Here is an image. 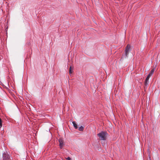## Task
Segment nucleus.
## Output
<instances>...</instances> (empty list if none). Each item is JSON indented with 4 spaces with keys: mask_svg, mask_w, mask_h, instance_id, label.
<instances>
[{
    "mask_svg": "<svg viewBox=\"0 0 160 160\" xmlns=\"http://www.w3.org/2000/svg\"><path fill=\"white\" fill-rule=\"evenodd\" d=\"M154 71V69H153L151 70L150 72L148 75L147 78H149L150 76L152 75V74L153 73Z\"/></svg>",
    "mask_w": 160,
    "mask_h": 160,
    "instance_id": "nucleus-5",
    "label": "nucleus"
},
{
    "mask_svg": "<svg viewBox=\"0 0 160 160\" xmlns=\"http://www.w3.org/2000/svg\"><path fill=\"white\" fill-rule=\"evenodd\" d=\"M59 146L60 148H62L63 146V141L62 138H60L59 139Z\"/></svg>",
    "mask_w": 160,
    "mask_h": 160,
    "instance_id": "nucleus-4",
    "label": "nucleus"
},
{
    "mask_svg": "<svg viewBox=\"0 0 160 160\" xmlns=\"http://www.w3.org/2000/svg\"><path fill=\"white\" fill-rule=\"evenodd\" d=\"M67 160H71V158L69 157H68L67 158H66Z\"/></svg>",
    "mask_w": 160,
    "mask_h": 160,
    "instance_id": "nucleus-11",
    "label": "nucleus"
},
{
    "mask_svg": "<svg viewBox=\"0 0 160 160\" xmlns=\"http://www.w3.org/2000/svg\"><path fill=\"white\" fill-rule=\"evenodd\" d=\"M131 46L129 44H128L126 47L125 52V53L123 56L125 58H126L128 56L129 51H130Z\"/></svg>",
    "mask_w": 160,
    "mask_h": 160,
    "instance_id": "nucleus-2",
    "label": "nucleus"
},
{
    "mask_svg": "<svg viewBox=\"0 0 160 160\" xmlns=\"http://www.w3.org/2000/svg\"><path fill=\"white\" fill-rule=\"evenodd\" d=\"M2 120L1 119V118H0V128H1L2 127Z\"/></svg>",
    "mask_w": 160,
    "mask_h": 160,
    "instance_id": "nucleus-10",
    "label": "nucleus"
},
{
    "mask_svg": "<svg viewBox=\"0 0 160 160\" xmlns=\"http://www.w3.org/2000/svg\"><path fill=\"white\" fill-rule=\"evenodd\" d=\"M149 78H146V80H145V86H147L148 83V82H149Z\"/></svg>",
    "mask_w": 160,
    "mask_h": 160,
    "instance_id": "nucleus-6",
    "label": "nucleus"
},
{
    "mask_svg": "<svg viewBox=\"0 0 160 160\" xmlns=\"http://www.w3.org/2000/svg\"><path fill=\"white\" fill-rule=\"evenodd\" d=\"M2 157L3 160H11L9 155L7 152L3 153Z\"/></svg>",
    "mask_w": 160,
    "mask_h": 160,
    "instance_id": "nucleus-3",
    "label": "nucleus"
},
{
    "mask_svg": "<svg viewBox=\"0 0 160 160\" xmlns=\"http://www.w3.org/2000/svg\"><path fill=\"white\" fill-rule=\"evenodd\" d=\"M99 138L101 140H106L108 136V134L106 132H102L98 134Z\"/></svg>",
    "mask_w": 160,
    "mask_h": 160,
    "instance_id": "nucleus-1",
    "label": "nucleus"
},
{
    "mask_svg": "<svg viewBox=\"0 0 160 160\" xmlns=\"http://www.w3.org/2000/svg\"><path fill=\"white\" fill-rule=\"evenodd\" d=\"M79 130L80 131H83V127L82 126H81L79 128Z\"/></svg>",
    "mask_w": 160,
    "mask_h": 160,
    "instance_id": "nucleus-8",
    "label": "nucleus"
},
{
    "mask_svg": "<svg viewBox=\"0 0 160 160\" xmlns=\"http://www.w3.org/2000/svg\"><path fill=\"white\" fill-rule=\"evenodd\" d=\"M72 123L75 128L77 129L78 128V127L77 124L76 123V122L74 121H73L72 122Z\"/></svg>",
    "mask_w": 160,
    "mask_h": 160,
    "instance_id": "nucleus-7",
    "label": "nucleus"
},
{
    "mask_svg": "<svg viewBox=\"0 0 160 160\" xmlns=\"http://www.w3.org/2000/svg\"><path fill=\"white\" fill-rule=\"evenodd\" d=\"M72 73V69L71 67L70 66L69 69V73L71 74Z\"/></svg>",
    "mask_w": 160,
    "mask_h": 160,
    "instance_id": "nucleus-9",
    "label": "nucleus"
}]
</instances>
